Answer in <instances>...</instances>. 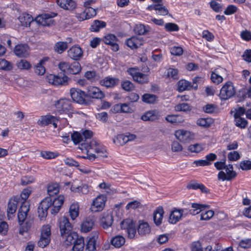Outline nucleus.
Returning a JSON list of instances; mask_svg holds the SVG:
<instances>
[{"label":"nucleus","mask_w":251,"mask_h":251,"mask_svg":"<svg viewBox=\"0 0 251 251\" xmlns=\"http://www.w3.org/2000/svg\"><path fill=\"white\" fill-rule=\"evenodd\" d=\"M64 198L63 196L60 195L55 198L53 201L50 197H46L42 201L38 208L39 217L42 219L45 218L48 214V210L51 208V214L57 213L64 203Z\"/></svg>","instance_id":"nucleus-1"},{"label":"nucleus","mask_w":251,"mask_h":251,"mask_svg":"<svg viewBox=\"0 0 251 251\" xmlns=\"http://www.w3.org/2000/svg\"><path fill=\"white\" fill-rule=\"evenodd\" d=\"M204 206L203 204L193 203L191 204L192 209L189 211L185 208L177 209L174 208L170 214L169 222L172 224H175L181 219L183 215L185 216L189 213L192 215H197L200 213Z\"/></svg>","instance_id":"nucleus-2"},{"label":"nucleus","mask_w":251,"mask_h":251,"mask_svg":"<svg viewBox=\"0 0 251 251\" xmlns=\"http://www.w3.org/2000/svg\"><path fill=\"white\" fill-rule=\"evenodd\" d=\"M69 64L67 62H60L58 64V67L59 70L63 72V76H61L50 74L47 76L49 82L57 86L67 84L69 78L65 74H68Z\"/></svg>","instance_id":"nucleus-3"},{"label":"nucleus","mask_w":251,"mask_h":251,"mask_svg":"<svg viewBox=\"0 0 251 251\" xmlns=\"http://www.w3.org/2000/svg\"><path fill=\"white\" fill-rule=\"evenodd\" d=\"M81 149H84L87 151V158L90 160H94L96 158V155L92 152H94L99 153H103L104 150L101 148L97 143L96 140H92L88 144V143H82L81 145Z\"/></svg>","instance_id":"nucleus-4"},{"label":"nucleus","mask_w":251,"mask_h":251,"mask_svg":"<svg viewBox=\"0 0 251 251\" xmlns=\"http://www.w3.org/2000/svg\"><path fill=\"white\" fill-rule=\"evenodd\" d=\"M127 72L132 77L134 81L139 84H145L149 81L148 75L139 72L138 68H129L127 70Z\"/></svg>","instance_id":"nucleus-5"},{"label":"nucleus","mask_w":251,"mask_h":251,"mask_svg":"<svg viewBox=\"0 0 251 251\" xmlns=\"http://www.w3.org/2000/svg\"><path fill=\"white\" fill-rule=\"evenodd\" d=\"M56 111L60 114H69L73 111V107L70 100L62 99L58 100L55 104Z\"/></svg>","instance_id":"nucleus-6"},{"label":"nucleus","mask_w":251,"mask_h":251,"mask_svg":"<svg viewBox=\"0 0 251 251\" xmlns=\"http://www.w3.org/2000/svg\"><path fill=\"white\" fill-rule=\"evenodd\" d=\"M235 88L232 82L229 81L224 84L220 90V98L224 100H228L234 96Z\"/></svg>","instance_id":"nucleus-7"},{"label":"nucleus","mask_w":251,"mask_h":251,"mask_svg":"<svg viewBox=\"0 0 251 251\" xmlns=\"http://www.w3.org/2000/svg\"><path fill=\"white\" fill-rule=\"evenodd\" d=\"M50 241V228L49 225L43 226L41 237L38 242V245L41 248L46 247Z\"/></svg>","instance_id":"nucleus-8"},{"label":"nucleus","mask_w":251,"mask_h":251,"mask_svg":"<svg viewBox=\"0 0 251 251\" xmlns=\"http://www.w3.org/2000/svg\"><path fill=\"white\" fill-rule=\"evenodd\" d=\"M70 95L73 100L79 104L86 103L85 98L86 97L85 92L77 88H73L70 90Z\"/></svg>","instance_id":"nucleus-9"},{"label":"nucleus","mask_w":251,"mask_h":251,"mask_svg":"<svg viewBox=\"0 0 251 251\" xmlns=\"http://www.w3.org/2000/svg\"><path fill=\"white\" fill-rule=\"evenodd\" d=\"M57 15L56 13H46L38 16L36 19V22L43 26H50L53 24L54 20L52 18Z\"/></svg>","instance_id":"nucleus-10"},{"label":"nucleus","mask_w":251,"mask_h":251,"mask_svg":"<svg viewBox=\"0 0 251 251\" xmlns=\"http://www.w3.org/2000/svg\"><path fill=\"white\" fill-rule=\"evenodd\" d=\"M15 54L20 58H26L30 53V49L26 44H21L16 45L14 49Z\"/></svg>","instance_id":"nucleus-11"},{"label":"nucleus","mask_w":251,"mask_h":251,"mask_svg":"<svg viewBox=\"0 0 251 251\" xmlns=\"http://www.w3.org/2000/svg\"><path fill=\"white\" fill-rule=\"evenodd\" d=\"M176 137L181 142L186 143L194 138L193 133L189 131L184 130H177L175 132Z\"/></svg>","instance_id":"nucleus-12"},{"label":"nucleus","mask_w":251,"mask_h":251,"mask_svg":"<svg viewBox=\"0 0 251 251\" xmlns=\"http://www.w3.org/2000/svg\"><path fill=\"white\" fill-rule=\"evenodd\" d=\"M86 96L93 99H101L104 97V95L99 88L89 86L87 88Z\"/></svg>","instance_id":"nucleus-13"},{"label":"nucleus","mask_w":251,"mask_h":251,"mask_svg":"<svg viewBox=\"0 0 251 251\" xmlns=\"http://www.w3.org/2000/svg\"><path fill=\"white\" fill-rule=\"evenodd\" d=\"M106 197L103 195L98 196L93 201L91 206L92 211H101L105 206Z\"/></svg>","instance_id":"nucleus-14"},{"label":"nucleus","mask_w":251,"mask_h":251,"mask_svg":"<svg viewBox=\"0 0 251 251\" xmlns=\"http://www.w3.org/2000/svg\"><path fill=\"white\" fill-rule=\"evenodd\" d=\"M59 228L61 236L65 235L72 230V225L67 217H62L60 219Z\"/></svg>","instance_id":"nucleus-15"},{"label":"nucleus","mask_w":251,"mask_h":251,"mask_svg":"<svg viewBox=\"0 0 251 251\" xmlns=\"http://www.w3.org/2000/svg\"><path fill=\"white\" fill-rule=\"evenodd\" d=\"M19 200V198L17 197H14L9 200L7 209L8 219H11L14 215L17 208Z\"/></svg>","instance_id":"nucleus-16"},{"label":"nucleus","mask_w":251,"mask_h":251,"mask_svg":"<svg viewBox=\"0 0 251 251\" xmlns=\"http://www.w3.org/2000/svg\"><path fill=\"white\" fill-rule=\"evenodd\" d=\"M68 56L74 60H79L83 56V51L78 46L72 47L68 50Z\"/></svg>","instance_id":"nucleus-17"},{"label":"nucleus","mask_w":251,"mask_h":251,"mask_svg":"<svg viewBox=\"0 0 251 251\" xmlns=\"http://www.w3.org/2000/svg\"><path fill=\"white\" fill-rule=\"evenodd\" d=\"M126 43L129 48L133 50L137 49L138 47L142 45L143 40L141 38H139L136 36H133L127 39L126 41Z\"/></svg>","instance_id":"nucleus-18"},{"label":"nucleus","mask_w":251,"mask_h":251,"mask_svg":"<svg viewBox=\"0 0 251 251\" xmlns=\"http://www.w3.org/2000/svg\"><path fill=\"white\" fill-rule=\"evenodd\" d=\"M117 38L114 34H109L104 36V43L111 46L112 50L114 51H117L119 50V46L117 43Z\"/></svg>","instance_id":"nucleus-19"},{"label":"nucleus","mask_w":251,"mask_h":251,"mask_svg":"<svg viewBox=\"0 0 251 251\" xmlns=\"http://www.w3.org/2000/svg\"><path fill=\"white\" fill-rule=\"evenodd\" d=\"M98 237L99 232L98 231H95L92 233L86 244V249L88 251H94L96 250V244Z\"/></svg>","instance_id":"nucleus-20"},{"label":"nucleus","mask_w":251,"mask_h":251,"mask_svg":"<svg viewBox=\"0 0 251 251\" xmlns=\"http://www.w3.org/2000/svg\"><path fill=\"white\" fill-rule=\"evenodd\" d=\"M57 2L60 7L69 11L75 9L76 6V2L73 0H57Z\"/></svg>","instance_id":"nucleus-21"},{"label":"nucleus","mask_w":251,"mask_h":251,"mask_svg":"<svg viewBox=\"0 0 251 251\" xmlns=\"http://www.w3.org/2000/svg\"><path fill=\"white\" fill-rule=\"evenodd\" d=\"M160 115L158 111L156 110H152L146 112L142 116V120L147 121H153L158 119Z\"/></svg>","instance_id":"nucleus-22"},{"label":"nucleus","mask_w":251,"mask_h":251,"mask_svg":"<svg viewBox=\"0 0 251 251\" xmlns=\"http://www.w3.org/2000/svg\"><path fill=\"white\" fill-rule=\"evenodd\" d=\"M119 82V79L117 78L106 77L101 79L100 83L101 86L106 88H113L116 86Z\"/></svg>","instance_id":"nucleus-23"},{"label":"nucleus","mask_w":251,"mask_h":251,"mask_svg":"<svg viewBox=\"0 0 251 251\" xmlns=\"http://www.w3.org/2000/svg\"><path fill=\"white\" fill-rule=\"evenodd\" d=\"M192 87L197 89L198 85H192L190 82L184 79L180 80L177 82V90L179 92L189 90Z\"/></svg>","instance_id":"nucleus-24"},{"label":"nucleus","mask_w":251,"mask_h":251,"mask_svg":"<svg viewBox=\"0 0 251 251\" xmlns=\"http://www.w3.org/2000/svg\"><path fill=\"white\" fill-rule=\"evenodd\" d=\"M113 219L111 214H104L100 221V226L104 229H107L112 226Z\"/></svg>","instance_id":"nucleus-25"},{"label":"nucleus","mask_w":251,"mask_h":251,"mask_svg":"<svg viewBox=\"0 0 251 251\" xmlns=\"http://www.w3.org/2000/svg\"><path fill=\"white\" fill-rule=\"evenodd\" d=\"M95 221L92 218L87 217L82 223L81 225V231L83 232L90 231L94 225Z\"/></svg>","instance_id":"nucleus-26"},{"label":"nucleus","mask_w":251,"mask_h":251,"mask_svg":"<svg viewBox=\"0 0 251 251\" xmlns=\"http://www.w3.org/2000/svg\"><path fill=\"white\" fill-rule=\"evenodd\" d=\"M149 10H154L156 13L160 15L165 16L168 14V10L167 8L160 4H155L148 6Z\"/></svg>","instance_id":"nucleus-27"},{"label":"nucleus","mask_w":251,"mask_h":251,"mask_svg":"<svg viewBox=\"0 0 251 251\" xmlns=\"http://www.w3.org/2000/svg\"><path fill=\"white\" fill-rule=\"evenodd\" d=\"M164 210L162 207H158L153 213V220L156 226H159L163 219Z\"/></svg>","instance_id":"nucleus-28"},{"label":"nucleus","mask_w":251,"mask_h":251,"mask_svg":"<svg viewBox=\"0 0 251 251\" xmlns=\"http://www.w3.org/2000/svg\"><path fill=\"white\" fill-rule=\"evenodd\" d=\"M19 20L21 25L24 26H29L32 22L33 21L32 17L27 13H23L19 17Z\"/></svg>","instance_id":"nucleus-29"},{"label":"nucleus","mask_w":251,"mask_h":251,"mask_svg":"<svg viewBox=\"0 0 251 251\" xmlns=\"http://www.w3.org/2000/svg\"><path fill=\"white\" fill-rule=\"evenodd\" d=\"M61 236L65 240V242L67 246L74 243L75 241L78 238L77 234L75 232H72V230L68 233Z\"/></svg>","instance_id":"nucleus-30"},{"label":"nucleus","mask_w":251,"mask_h":251,"mask_svg":"<svg viewBox=\"0 0 251 251\" xmlns=\"http://www.w3.org/2000/svg\"><path fill=\"white\" fill-rule=\"evenodd\" d=\"M142 100L148 104H154L158 101V97L154 94L146 93L142 96Z\"/></svg>","instance_id":"nucleus-31"},{"label":"nucleus","mask_w":251,"mask_h":251,"mask_svg":"<svg viewBox=\"0 0 251 251\" xmlns=\"http://www.w3.org/2000/svg\"><path fill=\"white\" fill-rule=\"evenodd\" d=\"M48 58H44L36 64L35 67V73L38 75H43L46 72L45 68L44 66L45 63L48 60Z\"/></svg>","instance_id":"nucleus-32"},{"label":"nucleus","mask_w":251,"mask_h":251,"mask_svg":"<svg viewBox=\"0 0 251 251\" xmlns=\"http://www.w3.org/2000/svg\"><path fill=\"white\" fill-rule=\"evenodd\" d=\"M53 119H54V116L50 115L42 116L38 120L37 123L41 126H46L51 124V122H53Z\"/></svg>","instance_id":"nucleus-33"},{"label":"nucleus","mask_w":251,"mask_h":251,"mask_svg":"<svg viewBox=\"0 0 251 251\" xmlns=\"http://www.w3.org/2000/svg\"><path fill=\"white\" fill-rule=\"evenodd\" d=\"M84 245V238L82 237L78 238L75 241L72 251H82Z\"/></svg>","instance_id":"nucleus-34"},{"label":"nucleus","mask_w":251,"mask_h":251,"mask_svg":"<svg viewBox=\"0 0 251 251\" xmlns=\"http://www.w3.org/2000/svg\"><path fill=\"white\" fill-rule=\"evenodd\" d=\"M214 121L212 118H200L197 121V124L201 127L207 128L210 126L213 123Z\"/></svg>","instance_id":"nucleus-35"},{"label":"nucleus","mask_w":251,"mask_h":251,"mask_svg":"<svg viewBox=\"0 0 251 251\" xmlns=\"http://www.w3.org/2000/svg\"><path fill=\"white\" fill-rule=\"evenodd\" d=\"M106 26V23L101 21L95 20L90 27V30L93 32H98L100 28Z\"/></svg>","instance_id":"nucleus-36"},{"label":"nucleus","mask_w":251,"mask_h":251,"mask_svg":"<svg viewBox=\"0 0 251 251\" xmlns=\"http://www.w3.org/2000/svg\"><path fill=\"white\" fill-rule=\"evenodd\" d=\"M81 70V66L79 62H74L69 64L68 74H77Z\"/></svg>","instance_id":"nucleus-37"},{"label":"nucleus","mask_w":251,"mask_h":251,"mask_svg":"<svg viewBox=\"0 0 251 251\" xmlns=\"http://www.w3.org/2000/svg\"><path fill=\"white\" fill-rule=\"evenodd\" d=\"M70 216L73 220H74L79 214V205L78 203H73L69 209Z\"/></svg>","instance_id":"nucleus-38"},{"label":"nucleus","mask_w":251,"mask_h":251,"mask_svg":"<svg viewBox=\"0 0 251 251\" xmlns=\"http://www.w3.org/2000/svg\"><path fill=\"white\" fill-rule=\"evenodd\" d=\"M125 243V238L122 236H116L111 240V244L115 248H120Z\"/></svg>","instance_id":"nucleus-39"},{"label":"nucleus","mask_w":251,"mask_h":251,"mask_svg":"<svg viewBox=\"0 0 251 251\" xmlns=\"http://www.w3.org/2000/svg\"><path fill=\"white\" fill-rule=\"evenodd\" d=\"M151 229L147 223L140 224L138 226V232L140 235H145L150 232Z\"/></svg>","instance_id":"nucleus-40"},{"label":"nucleus","mask_w":251,"mask_h":251,"mask_svg":"<svg viewBox=\"0 0 251 251\" xmlns=\"http://www.w3.org/2000/svg\"><path fill=\"white\" fill-rule=\"evenodd\" d=\"M187 188L188 189H192L194 190L200 189L202 192L207 193V189L205 187L204 185L201 183H198L197 182H191L187 185Z\"/></svg>","instance_id":"nucleus-41"},{"label":"nucleus","mask_w":251,"mask_h":251,"mask_svg":"<svg viewBox=\"0 0 251 251\" xmlns=\"http://www.w3.org/2000/svg\"><path fill=\"white\" fill-rule=\"evenodd\" d=\"M127 138L125 134L118 135L115 138H114L113 141L114 144L118 146H123L127 143Z\"/></svg>","instance_id":"nucleus-42"},{"label":"nucleus","mask_w":251,"mask_h":251,"mask_svg":"<svg viewBox=\"0 0 251 251\" xmlns=\"http://www.w3.org/2000/svg\"><path fill=\"white\" fill-rule=\"evenodd\" d=\"M71 138L75 144H80L81 146L82 143H85L82 134L78 132H75L72 134ZM80 148L81 149V147Z\"/></svg>","instance_id":"nucleus-43"},{"label":"nucleus","mask_w":251,"mask_h":251,"mask_svg":"<svg viewBox=\"0 0 251 251\" xmlns=\"http://www.w3.org/2000/svg\"><path fill=\"white\" fill-rule=\"evenodd\" d=\"M204 206L202 209L201 211L200 212L201 213V218L200 219L201 220H208L211 218L213 215H214V211L211 210H207L206 211H203L202 212L203 209H204V208L207 206L205 205H203Z\"/></svg>","instance_id":"nucleus-44"},{"label":"nucleus","mask_w":251,"mask_h":251,"mask_svg":"<svg viewBox=\"0 0 251 251\" xmlns=\"http://www.w3.org/2000/svg\"><path fill=\"white\" fill-rule=\"evenodd\" d=\"M175 109L177 111L188 112L191 110V106L188 103H182L177 104L175 107Z\"/></svg>","instance_id":"nucleus-45"},{"label":"nucleus","mask_w":251,"mask_h":251,"mask_svg":"<svg viewBox=\"0 0 251 251\" xmlns=\"http://www.w3.org/2000/svg\"><path fill=\"white\" fill-rule=\"evenodd\" d=\"M234 119L235 125L241 128H245L247 126L248 122L245 119L241 117H234Z\"/></svg>","instance_id":"nucleus-46"},{"label":"nucleus","mask_w":251,"mask_h":251,"mask_svg":"<svg viewBox=\"0 0 251 251\" xmlns=\"http://www.w3.org/2000/svg\"><path fill=\"white\" fill-rule=\"evenodd\" d=\"M17 67L21 70H28L31 68L30 63L26 60L22 59L17 63Z\"/></svg>","instance_id":"nucleus-47"},{"label":"nucleus","mask_w":251,"mask_h":251,"mask_svg":"<svg viewBox=\"0 0 251 251\" xmlns=\"http://www.w3.org/2000/svg\"><path fill=\"white\" fill-rule=\"evenodd\" d=\"M68 47L66 42H59L57 43L55 46V50L59 53H62Z\"/></svg>","instance_id":"nucleus-48"},{"label":"nucleus","mask_w":251,"mask_h":251,"mask_svg":"<svg viewBox=\"0 0 251 251\" xmlns=\"http://www.w3.org/2000/svg\"><path fill=\"white\" fill-rule=\"evenodd\" d=\"M211 79L213 83L217 84L222 82L223 80V77L218 74V72L217 70L212 73L211 75Z\"/></svg>","instance_id":"nucleus-49"},{"label":"nucleus","mask_w":251,"mask_h":251,"mask_svg":"<svg viewBox=\"0 0 251 251\" xmlns=\"http://www.w3.org/2000/svg\"><path fill=\"white\" fill-rule=\"evenodd\" d=\"M135 223L133 222L132 220L130 219H126L123 220L121 223V227L122 229L127 230Z\"/></svg>","instance_id":"nucleus-50"},{"label":"nucleus","mask_w":251,"mask_h":251,"mask_svg":"<svg viewBox=\"0 0 251 251\" xmlns=\"http://www.w3.org/2000/svg\"><path fill=\"white\" fill-rule=\"evenodd\" d=\"M134 31L136 33L141 35L145 34L148 31V29L144 25L140 24L136 25Z\"/></svg>","instance_id":"nucleus-51"},{"label":"nucleus","mask_w":251,"mask_h":251,"mask_svg":"<svg viewBox=\"0 0 251 251\" xmlns=\"http://www.w3.org/2000/svg\"><path fill=\"white\" fill-rule=\"evenodd\" d=\"M59 192V189L57 184L50 185L48 187V193L50 197L56 195Z\"/></svg>","instance_id":"nucleus-52"},{"label":"nucleus","mask_w":251,"mask_h":251,"mask_svg":"<svg viewBox=\"0 0 251 251\" xmlns=\"http://www.w3.org/2000/svg\"><path fill=\"white\" fill-rule=\"evenodd\" d=\"M122 88L126 91H130L133 90L134 85L129 80L124 81L121 84Z\"/></svg>","instance_id":"nucleus-53"},{"label":"nucleus","mask_w":251,"mask_h":251,"mask_svg":"<svg viewBox=\"0 0 251 251\" xmlns=\"http://www.w3.org/2000/svg\"><path fill=\"white\" fill-rule=\"evenodd\" d=\"M165 28L169 32L177 31L179 30L178 26L176 24L172 23L166 24L165 25Z\"/></svg>","instance_id":"nucleus-54"},{"label":"nucleus","mask_w":251,"mask_h":251,"mask_svg":"<svg viewBox=\"0 0 251 251\" xmlns=\"http://www.w3.org/2000/svg\"><path fill=\"white\" fill-rule=\"evenodd\" d=\"M170 52L174 55L180 56L183 53V49L179 46H174L170 48Z\"/></svg>","instance_id":"nucleus-55"},{"label":"nucleus","mask_w":251,"mask_h":251,"mask_svg":"<svg viewBox=\"0 0 251 251\" xmlns=\"http://www.w3.org/2000/svg\"><path fill=\"white\" fill-rule=\"evenodd\" d=\"M188 150L193 152L198 153L203 150L202 146L200 144L191 145L188 147Z\"/></svg>","instance_id":"nucleus-56"},{"label":"nucleus","mask_w":251,"mask_h":251,"mask_svg":"<svg viewBox=\"0 0 251 251\" xmlns=\"http://www.w3.org/2000/svg\"><path fill=\"white\" fill-rule=\"evenodd\" d=\"M35 181V178L33 176H25L21 178V184L26 185L32 183Z\"/></svg>","instance_id":"nucleus-57"},{"label":"nucleus","mask_w":251,"mask_h":251,"mask_svg":"<svg viewBox=\"0 0 251 251\" xmlns=\"http://www.w3.org/2000/svg\"><path fill=\"white\" fill-rule=\"evenodd\" d=\"M140 206L141 203L139 201H134L128 202L126 206V210H129L130 209H135Z\"/></svg>","instance_id":"nucleus-58"},{"label":"nucleus","mask_w":251,"mask_h":251,"mask_svg":"<svg viewBox=\"0 0 251 251\" xmlns=\"http://www.w3.org/2000/svg\"><path fill=\"white\" fill-rule=\"evenodd\" d=\"M81 134L84 142L89 144L90 142L89 141V140H90L93 136L92 131L89 130H85Z\"/></svg>","instance_id":"nucleus-59"},{"label":"nucleus","mask_w":251,"mask_h":251,"mask_svg":"<svg viewBox=\"0 0 251 251\" xmlns=\"http://www.w3.org/2000/svg\"><path fill=\"white\" fill-rule=\"evenodd\" d=\"M12 69V64L5 59H1V70L9 71Z\"/></svg>","instance_id":"nucleus-60"},{"label":"nucleus","mask_w":251,"mask_h":251,"mask_svg":"<svg viewBox=\"0 0 251 251\" xmlns=\"http://www.w3.org/2000/svg\"><path fill=\"white\" fill-rule=\"evenodd\" d=\"M227 157L229 160L234 161L240 159V155L238 151H233L228 153Z\"/></svg>","instance_id":"nucleus-61"},{"label":"nucleus","mask_w":251,"mask_h":251,"mask_svg":"<svg viewBox=\"0 0 251 251\" xmlns=\"http://www.w3.org/2000/svg\"><path fill=\"white\" fill-rule=\"evenodd\" d=\"M237 10V7L234 5H229L224 11V14L230 15L235 13Z\"/></svg>","instance_id":"nucleus-62"},{"label":"nucleus","mask_w":251,"mask_h":251,"mask_svg":"<svg viewBox=\"0 0 251 251\" xmlns=\"http://www.w3.org/2000/svg\"><path fill=\"white\" fill-rule=\"evenodd\" d=\"M240 167L242 170L247 171L251 169V161L244 160L240 162Z\"/></svg>","instance_id":"nucleus-63"},{"label":"nucleus","mask_w":251,"mask_h":251,"mask_svg":"<svg viewBox=\"0 0 251 251\" xmlns=\"http://www.w3.org/2000/svg\"><path fill=\"white\" fill-rule=\"evenodd\" d=\"M178 70L176 69L169 68L167 70V75L173 79H178Z\"/></svg>","instance_id":"nucleus-64"}]
</instances>
